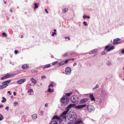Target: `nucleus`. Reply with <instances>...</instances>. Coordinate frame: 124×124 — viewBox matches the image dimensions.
I'll list each match as a JSON object with an SVG mask.
<instances>
[{"label": "nucleus", "instance_id": "f257e3e1", "mask_svg": "<svg viewBox=\"0 0 124 124\" xmlns=\"http://www.w3.org/2000/svg\"><path fill=\"white\" fill-rule=\"evenodd\" d=\"M62 103V108L64 107L69 102V99L67 96L64 95L62 97L60 100Z\"/></svg>", "mask_w": 124, "mask_h": 124}, {"label": "nucleus", "instance_id": "f03ea898", "mask_svg": "<svg viewBox=\"0 0 124 124\" xmlns=\"http://www.w3.org/2000/svg\"><path fill=\"white\" fill-rule=\"evenodd\" d=\"M61 118L56 116H54L51 119L50 124H58V122H60Z\"/></svg>", "mask_w": 124, "mask_h": 124}, {"label": "nucleus", "instance_id": "7ed1b4c3", "mask_svg": "<svg viewBox=\"0 0 124 124\" xmlns=\"http://www.w3.org/2000/svg\"><path fill=\"white\" fill-rule=\"evenodd\" d=\"M77 116L75 113H73L72 114L70 115L68 117L69 119L71 121H75L76 119Z\"/></svg>", "mask_w": 124, "mask_h": 124}, {"label": "nucleus", "instance_id": "20e7f679", "mask_svg": "<svg viewBox=\"0 0 124 124\" xmlns=\"http://www.w3.org/2000/svg\"><path fill=\"white\" fill-rule=\"evenodd\" d=\"M114 49V46H111L110 44L105 47V50L107 52H109Z\"/></svg>", "mask_w": 124, "mask_h": 124}, {"label": "nucleus", "instance_id": "39448f33", "mask_svg": "<svg viewBox=\"0 0 124 124\" xmlns=\"http://www.w3.org/2000/svg\"><path fill=\"white\" fill-rule=\"evenodd\" d=\"M72 102L73 103H76L78 101V97L76 95L72 96L71 97Z\"/></svg>", "mask_w": 124, "mask_h": 124}, {"label": "nucleus", "instance_id": "423d86ee", "mask_svg": "<svg viewBox=\"0 0 124 124\" xmlns=\"http://www.w3.org/2000/svg\"><path fill=\"white\" fill-rule=\"evenodd\" d=\"M71 69L70 67H67L65 69V73L67 75H69L71 74Z\"/></svg>", "mask_w": 124, "mask_h": 124}, {"label": "nucleus", "instance_id": "0eeeda50", "mask_svg": "<svg viewBox=\"0 0 124 124\" xmlns=\"http://www.w3.org/2000/svg\"><path fill=\"white\" fill-rule=\"evenodd\" d=\"M11 81V80L7 81L2 83V85L4 88H6L8 86V84Z\"/></svg>", "mask_w": 124, "mask_h": 124}, {"label": "nucleus", "instance_id": "6e6552de", "mask_svg": "<svg viewBox=\"0 0 124 124\" xmlns=\"http://www.w3.org/2000/svg\"><path fill=\"white\" fill-rule=\"evenodd\" d=\"M68 112L66 110L63 112L60 115V117H62V118H63L64 119H65L66 118V115Z\"/></svg>", "mask_w": 124, "mask_h": 124}, {"label": "nucleus", "instance_id": "1a4fd4ad", "mask_svg": "<svg viewBox=\"0 0 124 124\" xmlns=\"http://www.w3.org/2000/svg\"><path fill=\"white\" fill-rule=\"evenodd\" d=\"M86 104H84L82 105H79L75 107V108L76 109H82L83 108L85 107L86 106Z\"/></svg>", "mask_w": 124, "mask_h": 124}, {"label": "nucleus", "instance_id": "9d476101", "mask_svg": "<svg viewBox=\"0 0 124 124\" xmlns=\"http://www.w3.org/2000/svg\"><path fill=\"white\" fill-rule=\"evenodd\" d=\"M87 109L89 112H91L94 110V107L92 105H90L88 106Z\"/></svg>", "mask_w": 124, "mask_h": 124}, {"label": "nucleus", "instance_id": "9b49d317", "mask_svg": "<svg viewBox=\"0 0 124 124\" xmlns=\"http://www.w3.org/2000/svg\"><path fill=\"white\" fill-rule=\"evenodd\" d=\"M12 76H13L12 75H9L8 74H7L3 77H2L1 78V79L2 80H3L9 77H11Z\"/></svg>", "mask_w": 124, "mask_h": 124}, {"label": "nucleus", "instance_id": "f8f14e48", "mask_svg": "<svg viewBox=\"0 0 124 124\" xmlns=\"http://www.w3.org/2000/svg\"><path fill=\"white\" fill-rule=\"evenodd\" d=\"M72 122H69L67 120L65 119V120H62L60 124H72Z\"/></svg>", "mask_w": 124, "mask_h": 124}, {"label": "nucleus", "instance_id": "ddd939ff", "mask_svg": "<svg viewBox=\"0 0 124 124\" xmlns=\"http://www.w3.org/2000/svg\"><path fill=\"white\" fill-rule=\"evenodd\" d=\"M26 80V79H22L18 80L17 82L18 84H21L25 82Z\"/></svg>", "mask_w": 124, "mask_h": 124}, {"label": "nucleus", "instance_id": "4468645a", "mask_svg": "<svg viewBox=\"0 0 124 124\" xmlns=\"http://www.w3.org/2000/svg\"><path fill=\"white\" fill-rule=\"evenodd\" d=\"M89 99L87 98H85L82 99L80 102V104H84Z\"/></svg>", "mask_w": 124, "mask_h": 124}, {"label": "nucleus", "instance_id": "2eb2a0df", "mask_svg": "<svg viewBox=\"0 0 124 124\" xmlns=\"http://www.w3.org/2000/svg\"><path fill=\"white\" fill-rule=\"evenodd\" d=\"M121 40V39L119 38H117L116 39H114V40L113 42V44H118L119 42H117L118 41H120Z\"/></svg>", "mask_w": 124, "mask_h": 124}, {"label": "nucleus", "instance_id": "dca6fc26", "mask_svg": "<svg viewBox=\"0 0 124 124\" xmlns=\"http://www.w3.org/2000/svg\"><path fill=\"white\" fill-rule=\"evenodd\" d=\"M97 49H93V50L92 51H90L89 53V54H94L96 53L97 52Z\"/></svg>", "mask_w": 124, "mask_h": 124}, {"label": "nucleus", "instance_id": "f3484780", "mask_svg": "<svg viewBox=\"0 0 124 124\" xmlns=\"http://www.w3.org/2000/svg\"><path fill=\"white\" fill-rule=\"evenodd\" d=\"M64 61H62L59 62L57 64V66L58 67L64 64Z\"/></svg>", "mask_w": 124, "mask_h": 124}, {"label": "nucleus", "instance_id": "a211bd4d", "mask_svg": "<svg viewBox=\"0 0 124 124\" xmlns=\"http://www.w3.org/2000/svg\"><path fill=\"white\" fill-rule=\"evenodd\" d=\"M31 80L32 83L34 84H36L37 82V80H35V79L33 78H31Z\"/></svg>", "mask_w": 124, "mask_h": 124}, {"label": "nucleus", "instance_id": "6ab92c4d", "mask_svg": "<svg viewBox=\"0 0 124 124\" xmlns=\"http://www.w3.org/2000/svg\"><path fill=\"white\" fill-rule=\"evenodd\" d=\"M82 121L80 119L77 120L75 122L74 124H78L82 123Z\"/></svg>", "mask_w": 124, "mask_h": 124}, {"label": "nucleus", "instance_id": "aec40b11", "mask_svg": "<svg viewBox=\"0 0 124 124\" xmlns=\"http://www.w3.org/2000/svg\"><path fill=\"white\" fill-rule=\"evenodd\" d=\"M56 85V84L55 83L53 82H52L50 84L49 86H48V87L49 88V87H53L54 86H55Z\"/></svg>", "mask_w": 124, "mask_h": 124}, {"label": "nucleus", "instance_id": "412c9836", "mask_svg": "<svg viewBox=\"0 0 124 124\" xmlns=\"http://www.w3.org/2000/svg\"><path fill=\"white\" fill-rule=\"evenodd\" d=\"M89 97L90 99H91V101H94L95 100V99L94 98L93 94H90L89 95Z\"/></svg>", "mask_w": 124, "mask_h": 124}, {"label": "nucleus", "instance_id": "4be33fe9", "mask_svg": "<svg viewBox=\"0 0 124 124\" xmlns=\"http://www.w3.org/2000/svg\"><path fill=\"white\" fill-rule=\"evenodd\" d=\"M22 67L23 69H26L29 67V66L27 64H24L22 66Z\"/></svg>", "mask_w": 124, "mask_h": 124}, {"label": "nucleus", "instance_id": "5701e85b", "mask_svg": "<svg viewBox=\"0 0 124 124\" xmlns=\"http://www.w3.org/2000/svg\"><path fill=\"white\" fill-rule=\"evenodd\" d=\"M101 95L103 96H105L107 94L106 91L105 90H103L101 91Z\"/></svg>", "mask_w": 124, "mask_h": 124}, {"label": "nucleus", "instance_id": "b1692460", "mask_svg": "<svg viewBox=\"0 0 124 124\" xmlns=\"http://www.w3.org/2000/svg\"><path fill=\"white\" fill-rule=\"evenodd\" d=\"M32 118L33 119H36L37 117V115L36 114H34L31 115Z\"/></svg>", "mask_w": 124, "mask_h": 124}, {"label": "nucleus", "instance_id": "393cba45", "mask_svg": "<svg viewBox=\"0 0 124 124\" xmlns=\"http://www.w3.org/2000/svg\"><path fill=\"white\" fill-rule=\"evenodd\" d=\"M32 92L33 93V89H29V90L28 91L27 93L29 95H30L31 94V92Z\"/></svg>", "mask_w": 124, "mask_h": 124}, {"label": "nucleus", "instance_id": "a878e982", "mask_svg": "<svg viewBox=\"0 0 124 124\" xmlns=\"http://www.w3.org/2000/svg\"><path fill=\"white\" fill-rule=\"evenodd\" d=\"M76 105L75 104H70L68 105V106L70 108V109L72 107H74Z\"/></svg>", "mask_w": 124, "mask_h": 124}, {"label": "nucleus", "instance_id": "bb28decb", "mask_svg": "<svg viewBox=\"0 0 124 124\" xmlns=\"http://www.w3.org/2000/svg\"><path fill=\"white\" fill-rule=\"evenodd\" d=\"M62 12L63 13H65L68 11L67 8H63L62 9Z\"/></svg>", "mask_w": 124, "mask_h": 124}, {"label": "nucleus", "instance_id": "cd10ccee", "mask_svg": "<svg viewBox=\"0 0 124 124\" xmlns=\"http://www.w3.org/2000/svg\"><path fill=\"white\" fill-rule=\"evenodd\" d=\"M50 64H47L46 65H45L44 67V68H49L50 67Z\"/></svg>", "mask_w": 124, "mask_h": 124}, {"label": "nucleus", "instance_id": "c85d7f7f", "mask_svg": "<svg viewBox=\"0 0 124 124\" xmlns=\"http://www.w3.org/2000/svg\"><path fill=\"white\" fill-rule=\"evenodd\" d=\"M98 87H99L98 85V84H96L95 86V87L93 88L92 89L93 90V91H94L96 89L98 88Z\"/></svg>", "mask_w": 124, "mask_h": 124}, {"label": "nucleus", "instance_id": "c756f323", "mask_svg": "<svg viewBox=\"0 0 124 124\" xmlns=\"http://www.w3.org/2000/svg\"><path fill=\"white\" fill-rule=\"evenodd\" d=\"M54 91V90L53 89H51L50 88H49L48 89V92L50 93L51 92H53Z\"/></svg>", "mask_w": 124, "mask_h": 124}, {"label": "nucleus", "instance_id": "7c9ffc66", "mask_svg": "<svg viewBox=\"0 0 124 124\" xmlns=\"http://www.w3.org/2000/svg\"><path fill=\"white\" fill-rule=\"evenodd\" d=\"M39 4L38 3H35L34 4V6H35L34 8H38Z\"/></svg>", "mask_w": 124, "mask_h": 124}, {"label": "nucleus", "instance_id": "2f4dec72", "mask_svg": "<svg viewBox=\"0 0 124 124\" xmlns=\"http://www.w3.org/2000/svg\"><path fill=\"white\" fill-rule=\"evenodd\" d=\"M2 99H3L2 100L1 102L2 103H4L6 101V99L4 97H2Z\"/></svg>", "mask_w": 124, "mask_h": 124}, {"label": "nucleus", "instance_id": "473e14b6", "mask_svg": "<svg viewBox=\"0 0 124 124\" xmlns=\"http://www.w3.org/2000/svg\"><path fill=\"white\" fill-rule=\"evenodd\" d=\"M72 93V92H70L68 93H66L65 94L66 96H70Z\"/></svg>", "mask_w": 124, "mask_h": 124}, {"label": "nucleus", "instance_id": "72a5a7b5", "mask_svg": "<svg viewBox=\"0 0 124 124\" xmlns=\"http://www.w3.org/2000/svg\"><path fill=\"white\" fill-rule=\"evenodd\" d=\"M70 109V108L68 106L66 108V110L68 112L69 111Z\"/></svg>", "mask_w": 124, "mask_h": 124}, {"label": "nucleus", "instance_id": "f704fd0d", "mask_svg": "<svg viewBox=\"0 0 124 124\" xmlns=\"http://www.w3.org/2000/svg\"><path fill=\"white\" fill-rule=\"evenodd\" d=\"M70 109V108L68 106L66 108V110L68 112L69 111Z\"/></svg>", "mask_w": 124, "mask_h": 124}, {"label": "nucleus", "instance_id": "c9c22d12", "mask_svg": "<svg viewBox=\"0 0 124 124\" xmlns=\"http://www.w3.org/2000/svg\"><path fill=\"white\" fill-rule=\"evenodd\" d=\"M3 118V117L2 115L0 114V121H1L2 120V119Z\"/></svg>", "mask_w": 124, "mask_h": 124}, {"label": "nucleus", "instance_id": "e433bc0d", "mask_svg": "<svg viewBox=\"0 0 124 124\" xmlns=\"http://www.w3.org/2000/svg\"><path fill=\"white\" fill-rule=\"evenodd\" d=\"M68 55V54L67 53H66L63 55L62 56L63 57H67Z\"/></svg>", "mask_w": 124, "mask_h": 124}, {"label": "nucleus", "instance_id": "4c0bfd02", "mask_svg": "<svg viewBox=\"0 0 124 124\" xmlns=\"http://www.w3.org/2000/svg\"><path fill=\"white\" fill-rule=\"evenodd\" d=\"M90 18V17L89 16H86L85 15H84L83 16V18Z\"/></svg>", "mask_w": 124, "mask_h": 124}, {"label": "nucleus", "instance_id": "58836bf2", "mask_svg": "<svg viewBox=\"0 0 124 124\" xmlns=\"http://www.w3.org/2000/svg\"><path fill=\"white\" fill-rule=\"evenodd\" d=\"M18 104V103L16 102H15L14 103V106H16Z\"/></svg>", "mask_w": 124, "mask_h": 124}, {"label": "nucleus", "instance_id": "ea45409f", "mask_svg": "<svg viewBox=\"0 0 124 124\" xmlns=\"http://www.w3.org/2000/svg\"><path fill=\"white\" fill-rule=\"evenodd\" d=\"M105 50H104V51L102 52L101 53V54L102 55H103L104 54H106L107 53V52H105Z\"/></svg>", "mask_w": 124, "mask_h": 124}, {"label": "nucleus", "instance_id": "a19ab883", "mask_svg": "<svg viewBox=\"0 0 124 124\" xmlns=\"http://www.w3.org/2000/svg\"><path fill=\"white\" fill-rule=\"evenodd\" d=\"M41 79H46V77L45 76H42L41 77Z\"/></svg>", "mask_w": 124, "mask_h": 124}, {"label": "nucleus", "instance_id": "79ce46f5", "mask_svg": "<svg viewBox=\"0 0 124 124\" xmlns=\"http://www.w3.org/2000/svg\"><path fill=\"white\" fill-rule=\"evenodd\" d=\"M83 24L85 26H87L88 25L86 22L85 21H84L83 22Z\"/></svg>", "mask_w": 124, "mask_h": 124}, {"label": "nucleus", "instance_id": "37998d69", "mask_svg": "<svg viewBox=\"0 0 124 124\" xmlns=\"http://www.w3.org/2000/svg\"><path fill=\"white\" fill-rule=\"evenodd\" d=\"M58 61H56L52 63V64L53 65H54L55 64H57V63H58Z\"/></svg>", "mask_w": 124, "mask_h": 124}, {"label": "nucleus", "instance_id": "c03bdc74", "mask_svg": "<svg viewBox=\"0 0 124 124\" xmlns=\"http://www.w3.org/2000/svg\"><path fill=\"white\" fill-rule=\"evenodd\" d=\"M66 60L65 61H64V64L67 63L68 62L69 60Z\"/></svg>", "mask_w": 124, "mask_h": 124}, {"label": "nucleus", "instance_id": "a18cd8bd", "mask_svg": "<svg viewBox=\"0 0 124 124\" xmlns=\"http://www.w3.org/2000/svg\"><path fill=\"white\" fill-rule=\"evenodd\" d=\"M56 34V33L55 32H53L51 36H54L55 34Z\"/></svg>", "mask_w": 124, "mask_h": 124}, {"label": "nucleus", "instance_id": "49530a36", "mask_svg": "<svg viewBox=\"0 0 124 124\" xmlns=\"http://www.w3.org/2000/svg\"><path fill=\"white\" fill-rule=\"evenodd\" d=\"M14 53L15 54H16L18 53V51L16 50H15L14 51Z\"/></svg>", "mask_w": 124, "mask_h": 124}, {"label": "nucleus", "instance_id": "de8ad7c7", "mask_svg": "<svg viewBox=\"0 0 124 124\" xmlns=\"http://www.w3.org/2000/svg\"><path fill=\"white\" fill-rule=\"evenodd\" d=\"M111 64V62H109L107 63V65L109 66H110Z\"/></svg>", "mask_w": 124, "mask_h": 124}, {"label": "nucleus", "instance_id": "09e8293b", "mask_svg": "<svg viewBox=\"0 0 124 124\" xmlns=\"http://www.w3.org/2000/svg\"><path fill=\"white\" fill-rule=\"evenodd\" d=\"M9 108L7 106L5 108V109H7V111H8L9 110Z\"/></svg>", "mask_w": 124, "mask_h": 124}, {"label": "nucleus", "instance_id": "8fccbe9b", "mask_svg": "<svg viewBox=\"0 0 124 124\" xmlns=\"http://www.w3.org/2000/svg\"><path fill=\"white\" fill-rule=\"evenodd\" d=\"M4 89V87H3V86L1 85L0 86V89Z\"/></svg>", "mask_w": 124, "mask_h": 124}, {"label": "nucleus", "instance_id": "3c124183", "mask_svg": "<svg viewBox=\"0 0 124 124\" xmlns=\"http://www.w3.org/2000/svg\"><path fill=\"white\" fill-rule=\"evenodd\" d=\"M48 106V103H46L45 104V107H47Z\"/></svg>", "mask_w": 124, "mask_h": 124}, {"label": "nucleus", "instance_id": "603ef678", "mask_svg": "<svg viewBox=\"0 0 124 124\" xmlns=\"http://www.w3.org/2000/svg\"><path fill=\"white\" fill-rule=\"evenodd\" d=\"M2 35L3 36H6V34L5 33H3L2 34Z\"/></svg>", "mask_w": 124, "mask_h": 124}, {"label": "nucleus", "instance_id": "864d4df0", "mask_svg": "<svg viewBox=\"0 0 124 124\" xmlns=\"http://www.w3.org/2000/svg\"><path fill=\"white\" fill-rule=\"evenodd\" d=\"M121 53L122 54L124 53V49L122 50L121 51Z\"/></svg>", "mask_w": 124, "mask_h": 124}, {"label": "nucleus", "instance_id": "5fc2aeb1", "mask_svg": "<svg viewBox=\"0 0 124 124\" xmlns=\"http://www.w3.org/2000/svg\"><path fill=\"white\" fill-rule=\"evenodd\" d=\"M45 11L47 13H48V11L46 9H45Z\"/></svg>", "mask_w": 124, "mask_h": 124}, {"label": "nucleus", "instance_id": "6e6d98bb", "mask_svg": "<svg viewBox=\"0 0 124 124\" xmlns=\"http://www.w3.org/2000/svg\"><path fill=\"white\" fill-rule=\"evenodd\" d=\"M13 94L14 96H16V93L14 92H13Z\"/></svg>", "mask_w": 124, "mask_h": 124}, {"label": "nucleus", "instance_id": "4d7b16f0", "mask_svg": "<svg viewBox=\"0 0 124 124\" xmlns=\"http://www.w3.org/2000/svg\"><path fill=\"white\" fill-rule=\"evenodd\" d=\"M8 93H9L10 95H11V93L10 92V91H8Z\"/></svg>", "mask_w": 124, "mask_h": 124}, {"label": "nucleus", "instance_id": "13d9d810", "mask_svg": "<svg viewBox=\"0 0 124 124\" xmlns=\"http://www.w3.org/2000/svg\"><path fill=\"white\" fill-rule=\"evenodd\" d=\"M3 107V105H0V108H2Z\"/></svg>", "mask_w": 124, "mask_h": 124}, {"label": "nucleus", "instance_id": "bf43d9fd", "mask_svg": "<svg viewBox=\"0 0 124 124\" xmlns=\"http://www.w3.org/2000/svg\"><path fill=\"white\" fill-rule=\"evenodd\" d=\"M37 72V71H36V70H34V71H33V72H32V73H35L36 72Z\"/></svg>", "mask_w": 124, "mask_h": 124}, {"label": "nucleus", "instance_id": "052dcab7", "mask_svg": "<svg viewBox=\"0 0 124 124\" xmlns=\"http://www.w3.org/2000/svg\"><path fill=\"white\" fill-rule=\"evenodd\" d=\"M71 60H72V61H74V59L73 58H72L71 59Z\"/></svg>", "mask_w": 124, "mask_h": 124}, {"label": "nucleus", "instance_id": "680f3d73", "mask_svg": "<svg viewBox=\"0 0 124 124\" xmlns=\"http://www.w3.org/2000/svg\"><path fill=\"white\" fill-rule=\"evenodd\" d=\"M10 11L11 12H12V9H11L10 10Z\"/></svg>", "mask_w": 124, "mask_h": 124}, {"label": "nucleus", "instance_id": "e2e57ef3", "mask_svg": "<svg viewBox=\"0 0 124 124\" xmlns=\"http://www.w3.org/2000/svg\"><path fill=\"white\" fill-rule=\"evenodd\" d=\"M67 39H70V37H67Z\"/></svg>", "mask_w": 124, "mask_h": 124}, {"label": "nucleus", "instance_id": "0e129e2a", "mask_svg": "<svg viewBox=\"0 0 124 124\" xmlns=\"http://www.w3.org/2000/svg\"><path fill=\"white\" fill-rule=\"evenodd\" d=\"M54 31L55 32L56 31V30H55V29H54Z\"/></svg>", "mask_w": 124, "mask_h": 124}, {"label": "nucleus", "instance_id": "69168bd1", "mask_svg": "<svg viewBox=\"0 0 124 124\" xmlns=\"http://www.w3.org/2000/svg\"><path fill=\"white\" fill-rule=\"evenodd\" d=\"M6 3H7V2L6 1H4V3L5 4H6Z\"/></svg>", "mask_w": 124, "mask_h": 124}, {"label": "nucleus", "instance_id": "338daca9", "mask_svg": "<svg viewBox=\"0 0 124 124\" xmlns=\"http://www.w3.org/2000/svg\"><path fill=\"white\" fill-rule=\"evenodd\" d=\"M23 37V36L22 35L21 37V38H22Z\"/></svg>", "mask_w": 124, "mask_h": 124}, {"label": "nucleus", "instance_id": "774afa93", "mask_svg": "<svg viewBox=\"0 0 124 124\" xmlns=\"http://www.w3.org/2000/svg\"><path fill=\"white\" fill-rule=\"evenodd\" d=\"M67 38V37H65V39H66Z\"/></svg>", "mask_w": 124, "mask_h": 124}]
</instances>
